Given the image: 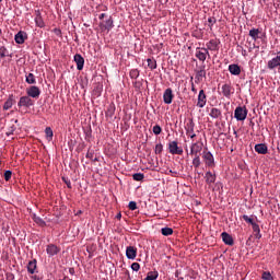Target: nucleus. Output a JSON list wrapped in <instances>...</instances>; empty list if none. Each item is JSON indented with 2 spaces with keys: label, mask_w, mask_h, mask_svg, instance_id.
Wrapping results in <instances>:
<instances>
[{
  "label": "nucleus",
  "mask_w": 280,
  "mask_h": 280,
  "mask_svg": "<svg viewBox=\"0 0 280 280\" xmlns=\"http://www.w3.org/2000/svg\"><path fill=\"white\" fill-rule=\"evenodd\" d=\"M248 116V109L246 107L238 106L234 110V117L237 121H244Z\"/></svg>",
  "instance_id": "1"
},
{
  "label": "nucleus",
  "mask_w": 280,
  "mask_h": 280,
  "mask_svg": "<svg viewBox=\"0 0 280 280\" xmlns=\"http://www.w3.org/2000/svg\"><path fill=\"white\" fill-rule=\"evenodd\" d=\"M19 108H32L34 106V100L30 96H21L20 101L18 102Z\"/></svg>",
  "instance_id": "2"
},
{
  "label": "nucleus",
  "mask_w": 280,
  "mask_h": 280,
  "mask_svg": "<svg viewBox=\"0 0 280 280\" xmlns=\"http://www.w3.org/2000/svg\"><path fill=\"white\" fill-rule=\"evenodd\" d=\"M202 159L205 161L206 167H215V159H213V154L210 151L203 152Z\"/></svg>",
  "instance_id": "3"
},
{
  "label": "nucleus",
  "mask_w": 280,
  "mask_h": 280,
  "mask_svg": "<svg viewBox=\"0 0 280 280\" xmlns=\"http://www.w3.org/2000/svg\"><path fill=\"white\" fill-rule=\"evenodd\" d=\"M203 145L205 144L202 142L192 143L190 147V155L191 156H200V152H202Z\"/></svg>",
  "instance_id": "4"
},
{
  "label": "nucleus",
  "mask_w": 280,
  "mask_h": 280,
  "mask_svg": "<svg viewBox=\"0 0 280 280\" xmlns=\"http://www.w3.org/2000/svg\"><path fill=\"white\" fill-rule=\"evenodd\" d=\"M26 95L31 98L38 100V97H40V89L36 85H32L26 90Z\"/></svg>",
  "instance_id": "5"
},
{
  "label": "nucleus",
  "mask_w": 280,
  "mask_h": 280,
  "mask_svg": "<svg viewBox=\"0 0 280 280\" xmlns=\"http://www.w3.org/2000/svg\"><path fill=\"white\" fill-rule=\"evenodd\" d=\"M221 94L223 97H226V100H231V95H233V86L229 83H224L221 86Z\"/></svg>",
  "instance_id": "6"
},
{
  "label": "nucleus",
  "mask_w": 280,
  "mask_h": 280,
  "mask_svg": "<svg viewBox=\"0 0 280 280\" xmlns=\"http://www.w3.org/2000/svg\"><path fill=\"white\" fill-rule=\"evenodd\" d=\"M168 152L170 154H183V148L178 147L177 141H171L168 143Z\"/></svg>",
  "instance_id": "7"
},
{
  "label": "nucleus",
  "mask_w": 280,
  "mask_h": 280,
  "mask_svg": "<svg viewBox=\"0 0 280 280\" xmlns=\"http://www.w3.org/2000/svg\"><path fill=\"white\" fill-rule=\"evenodd\" d=\"M113 27H115V25L113 24L112 16H109V19H107L105 22L100 23V28L102 32H110Z\"/></svg>",
  "instance_id": "8"
},
{
  "label": "nucleus",
  "mask_w": 280,
  "mask_h": 280,
  "mask_svg": "<svg viewBox=\"0 0 280 280\" xmlns=\"http://www.w3.org/2000/svg\"><path fill=\"white\" fill-rule=\"evenodd\" d=\"M195 56L200 60V62H205V60H207V56L210 55L207 48H197Z\"/></svg>",
  "instance_id": "9"
},
{
  "label": "nucleus",
  "mask_w": 280,
  "mask_h": 280,
  "mask_svg": "<svg viewBox=\"0 0 280 280\" xmlns=\"http://www.w3.org/2000/svg\"><path fill=\"white\" fill-rule=\"evenodd\" d=\"M197 106L198 108H205L207 106V94H205V90L199 91Z\"/></svg>",
  "instance_id": "10"
},
{
  "label": "nucleus",
  "mask_w": 280,
  "mask_h": 280,
  "mask_svg": "<svg viewBox=\"0 0 280 280\" xmlns=\"http://www.w3.org/2000/svg\"><path fill=\"white\" fill-rule=\"evenodd\" d=\"M74 62L77 65L78 71H82L84 69V57H82V55H74Z\"/></svg>",
  "instance_id": "11"
},
{
  "label": "nucleus",
  "mask_w": 280,
  "mask_h": 280,
  "mask_svg": "<svg viewBox=\"0 0 280 280\" xmlns=\"http://www.w3.org/2000/svg\"><path fill=\"white\" fill-rule=\"evenodd\" d=\"M195 127L196 124H194V120H189V122L186 125V135L190 137V139H196V135L194 133Z\"/></svg>",
  "instance_id": "12"
},
{
  "label": "nucleus",
  "mask_w": 280,
  "mask_h": 280,
  "mask_svg": "<svg viewBox=\"0 0 280 280\" xmlns=\"http://www.w3.org/2000/svg\"><path fill=\"white\" fill-rule=\"evenodd\" d=\"M202 78H207V70H205V66H201L199 70L196 71L195 80L196 82H202Z\"/></svg>",
  "instance_id": "13"
},
{
  "label": "nucleus",
  "mask_w": 280,
  "mask_h": 280,
  "mask_svg": "<svg viewBox=\"0 0 280 280\" xmlns=\"http://www.w3.org/2000/svg\"><path fill=\"white\" fill-rule=\"evenodd\" d=\"M164 104H172L174 100V94L172 93V89H166L163 94Z\"/></svg>",
  "instance_id": "14"
},
{
  "label": "nucleus",
  "mask_w": 280,
  "mask_h": 280,
  "mask_svg": "<svg viewBox=\"0 0 280 280\" xmlns=\"http://www.w3.org/2000/svg\"><path fill=\"white\" fill-rule=\"evenodd\" d=\"M35 14H36V16H35V25L37 27H40V28L45 27V21L43 20V15L40 14V10H36Z\"/></svg>",
  "instance_id": "15"
},
{
  "label": "nucleus",
  "mask_w": 280,
  "mask_h": 280,
  "mask_svg": "<svg viewBox=\"0 0 280 280\" xmlns=\"http://www.w3.org/2000/svg\"><path fill=\"white\" fill-rule=\"evenodd\" d=\"M127 259H137V247L128 246L126 249Z\"/></svg>",
  "instance_id": "16"
},
{
  "label": "nucleus",
  "mask_w": 280,
  "mask_h": 280,
  "mask_svg": "<svg viewBox=\"0 0 280 280\" xmlns=\"http://www.w3.org/2000/svg\"><path fill=\"white\" fill-rule=\"evenodd\" d=\"M46 253L49 257H54V255H58V253H60V249H58V246L50 244L47 246Z\"/></svg>",
  "instance_id": "17"
},
{
  "label": "nucleus",
  "mask_w": 280,
  "mask_h": 280,
  "mask_svg": "<svg viewBox=\"0 0 280 280\" xmlns=\"http://www.w3.org/2000/svg\"><path fill=\"white\" fill-rule=\"evenodd\" d=\"M221 237H222L224 244H226L228 246H233L234 241H233V236H231V234L223 232L221 234Z\"/></svg>",
  "instance_id": "18"
},
{
  "label": "nucleus",
  "mask_w": 280,
  "mask_h": 280,
  "mask_svg": "<svg viewBox=\"0 0 280 280\" xmlns=\"http://www.w3.org/2000/svg\"><path fill=\"white\" fill-rule=\"evenodd\" d=\"M255 152L258 154H268V145L264 143H258L255 145Z\"/></svg>",
  "instance_id": "19"
},
{
  "label": "nucleus",
  "mask_w": 280,
  "mask_h": 280,
  "mask_svg": "<svg viewBox=\"0 0 280 280\" xmlns=\"http://www.w3.org/2000/svg\"><path fill=\"white\" fill-rule=\"evenodd\" d=\"M115 110H116L115 103H110L105 113L107 119H113V117L115 116Z\"/></svg>",
  "instance_id": "20"
},
{
  "label": "nucleus",
  "mask_w": 280,
  "mask_h": 280,
  "mask_svg": "<svg viewBox=\"0 0 280 280\" xmlns=\"http://www.w3.org/2000/svg\"><path fill=\"white\" fill-rule=\"evenodd\" d=\"M208 51H218V40L215 39H210L207 44H206Z\"/></svg>",
  "instance_id": "21"
},
{
  "label": "nucleus",
  "mask_w": 280,
  "mask_h": 280,
  "mask_svg": "<svg viewBox=\"0 0 280 280\" xmlns=\"http://www.w3.org/2000/svg\"><path fill=\"white\" fill-rule=\"evenodd\" d=\"M205 179L207 185H213V183H215V174L211 173V171H208L205 175Z\"/></svg>",
  "instance_id": "22"
},
{
  "label": "nucleus",
  "mask_w": 280,
  "mask_h": 280,
  "mask_svg": "<svg viewBox=\"0 0 280 280\" xmlns=\"http://www.w3.org/2000/svg\"><path fill=\"white\" fill-rule=\"evenodd\" d=\"M14 40L18 45H23V43H25V33L20 31L18 34H15Z\"/></svg>",
  "instance_id": "23"
},
{
  "label": "nucleus",
  "mask_w": 280,
  "mask_h": 280,
  "mask_svg": "<svg viewBox=\"0 0 280 280\" xmlns=\"http://www.w3.org/2000/svg\"><path fill=\"white\" fill-rule=\"evenodd\" d=\"M229 71L232 75H240L242 73V69L235 63L229 66Z\"/></svg>",
  "instance_id": "24"
},
{
  "label": "nucleus",
  "mask_w": 280,
  "mask_h": 280,
  "mask_svg": "<svg viewBox=\"0 0 280 280\" xmlns=\"http://www.w3.org/2000/svg\"><path fill=\"white\" fill-rule=\"evenodd\" d=\"M268 69H277V67H280V61L278 57L272 58L267 63Z\"/></svg>",
  "instance_id": "25"
},
{
  "label": "nucleus",
  "mask_w": 280,
  "mask_h": 280,
  "mask_svg": "<svg viewBox=\"0 0 280 280\" xmlns=\"http://www.w3.org/2000/svg\"><path fill=\"white\" fill-rule=\"evenodd\" d=\"M210 117L212 119H220V117H222V110L213 107L211 110H210Z\"/></svg>",
  "instance_id": "26"
},
{
  "label": "nucleus",
  "mask_w": 280,
  "mask_h": 280,
  "mask_svg": "<svg viewBox=\"0 0 280 280\" xmlns=\"http://www.w3.org/2000/svg\"><path fill=\"white\" fill-rule=\"evenodd\" d=\"M27 272H30V275H34V272H36V259L31 260L27 265Z\"/></svg>",
  "instance_id": "27"
},
{
  "label": "nucleus",
  "mask_w": 280,
  "mask_h": 280,
  "mask_svg": "<svg viewBox=\"0 0 280 280\" xmlns=\"http://www.w3.org/2000/svg\"><path fill=\"white\" fill-rule=\"evenodd\" d=\"M161 233L164 237H170V235H174V230L172 228H162Z\"/></svg>",
  "instance_id": "28"
},
{
  "label": "nucleus",
  "mask_w": 280,
  "mask_h": 280,
  "mask_svg": "<svg viewBox=\"0 0 280 280\" xmlns=\"http://www.w3.org/2000/svg\"><path fill=\"white\" fill-rule=\"evenodd\" d=\"M10 56V58H12V55H10V51H8V48H5V46H1L0 47V59L5 58Z\"/></svg>",
  "instance_id": "29"
},
{
  "label": "nucleus",
  "mask_w": 280,
  "mask_h": 280,
  "mask_svg": "<svg viewBox=\"0 0 280 280\" xmlns=\"http://www.w3.org/2000/svg\"><path fill=\"white\" fill-rule=\"evenodd\" d=\"M249 36L253 40H257V38H259V28H252L249 31Z\"/></svg>",
  "instance_id": "30"
},
{
  "label": "nucleus",
  "mask_w": 280,
  "mask_h": 280,
  "mask_svg": "<svg viewBox=\"0 0 280 280\" xmlns=\"http://www.w3.org/2000/svg\"><path fill=\"white\" fill-rule=\"evenodd\" d=\"M147 62H148V67H149V69H151V71H154V69H156V59L149 58V59H147Z\"/></svg>",
  "instance_id": "31"
},
{
  "label": "nucleus",
  "mask_w": 280,
  "mask_h": 280,
  "mask_svg": "<svg viewBox=\"0 0 280 280\" xmlns=\"http://www.w3.org/2000/svg\"><path fill=\"white\" fill-rule=\"evenodd\" d=\"M159 279V272L158 271H150L144 280H156Z\"/></svg>",
  "instance_id": "32"
},
{
  "label": "nucleus",
  "mask_w": 280,
  "mask_h": 280,
  "mask_svg": "<svg viewBox=\"0 0 280 280\" xmlns=\"http://www.w3.org/2000/svg\"><path fill=\"white\" fill-rule=\"evenodd\" d=\"M45 135L48 141H51V139H54V130L51 129V127H47L45 129Z\"/></svg>",
  "instance_id": "33"
},
{
  "label": "nucleus",
  "mask_w": 280,
  "mask_h": 280,
  "mask_svg": "<svg viewBox=\"0 0 280 280\" xmlns=\"http://www.w3.org/2000/svg\"><path fill=\"white\" fill-rule=\"evenodd\" d=\"M26 82L27 84H36V77L34 75V73H28L26 75Z\"/></svg>",
  "instance_id": "34"
},
{
  "label": "nucleus",
  "mask_w": 280,
  "mask_h": 280,
  "mask_svg": "<svg viewBox=\"0 0 280 280\" xmlns=\"http://www.w3.org/2000/svg\"><path fill=\"white\" fill-rule=\"evenodd\" d=\"M13 100H12V97H9L7 101H5V103H4V105H3V110H10V108L13 106Z\"/></svg>",
  "instance_id": "35"
},
{
  "label": "nucleus",
  "mask_w": 280,
  "mask_h": 280,
  "mask_svg": "<svg viewBox=\"0 0 280 280\" xmlns=\"http://www.w3.org/2000/svg\"><path fill=\"white\" fill-rule=\"evenodd\" d=\"M33 220L36 224H38V226H46L45 220H43L40 217H36V214H34Z\"/></svg>",
  "instance_id": "36"
},
{
  "label": "nucleus",
  "mask_w": 280,
  "mask_h": 280,
  "mask_svg": "<svg viewBox=\"0 0 280 280\" xmlns=\"http://www.w3.org/2000/svg\"><path fill=\"white\" fill-rule=\"evenodd\" d=\"M195 158L192 159V165L196 170H198V167H200V155H194Z\"/></svg>",
  "instance_id": "37"
},
{
  "label": "nucleus",
  "mask_w": 280,
  "mask_h": 280,
  "mask_svg": "<svg viewBox=\"0 0 280 280\" xmlns=\"http://www.w3.org/2000/svg\"><path fill=\"white\" fill-rule=\"evenodd\" d=\"M133 180L141 182L145 178V175L143 173H136L132 175Z\"/></svg>",
  "instance_id": "38"
},
{
  "label": "nucleus",
  "mask_w": 280,
  "mask_h": 280,
  "mask_svg": "<svg viewBox=\"0 0 280 280\" xmlns=\"http://www.w3.org/2000/svg\"><path fill=\"white\" fill-rule=\"evenodd\" d=\"M208 25H209V28L210 30H213V25H215V23H218V20L214 18V16H210L209 19H208Z\"/></svg>",
  "instance_id": "39"
},
{
  "label": "nucleus",
  "mask_w": 280,
  "mask_h": 280,
  "mask_svg": "<svg viewBox=\"0 0 280 280\" xmlns=\"http://www.w3.org/2000/svg\"><path fill=\"white\" fill-rule=\"evenodd\" d=\"M129 75H130V79H131V80H137V78H139V70L132 69V70L129 72Z\"/></svg>",
  "instance_id": "40"
},
{
  "label": "nucleus",
  "mask_w": 280,
  "mask_h": 280,
  "mask_svg": "<svg viewBox=\"0 0 280 280\" xmlns=\"http://www.w3.org/2000/svg\"><path fill=\"white\" fill-rule=\"evenodd\" d=\"M243 220L246 221L247 224H252V225L255 224V220H253V218H250V217H248L246 214L243 215Z\"/></svg>",
  "instance_id": "41"
},
{
  "label": "nucleus",
  "mask_w": 280,
  "mask_h": 280,
  "mask_svg": "<svg viewBox=\"0 0 280 280\" xmlns=\"http://www.w3.org/2000/svg\"><path fill=\"white\" fill-rule=\"evenodd\" d=\"M140 269H141V265H139V262L131 264V270H133L135 272H139Z\"/></svg>",
  "instance_id": "42"
},
{
  "label": "nucleus",
  "mask_w": 280,
  "mask_h": 280,
  "mask_svg": "<svg viewBox=\"0 0 280 280\" xmlns=\"http://www.w3.org/2000/svg\"><path fill=\"white\" fill-rule=\"evenodd\" d=\"M154 152H155V154H162V152H163V144L162 143L156 144Z\"/></svg>",
  "instance_id": "43"
},
{
  "label": "nucleus",
  "mask_w": 280,
  "mask_h": 280,
  "mask_svg": "<svg viewBox=\"0 0 280 280\" xmlns=\"http://www.w3.org/2000/svg\"><path fill=\"white\" fill-rule=\"evenodd\" d=\"M161 132H163V129L159 125H155L153 127V133L161 135Z\"/></svg>",
  "instance_id": "44"
},
{
  "label": "nucleus",
  "mask_w": 280,
  "mask_h": 280,
  "mask_svg": "<svg viewBox=\"0 0 280 280\" xmlns=\"http://www.w3.org/2000/svg\"><path fill=\"white\" fill-rule=\"evenodd\" d=\"M128 207L130 211H137V201H130Z\"/></svg>",
  "instance_id": "45"
},
{
  "label": "nucleus",
  "mask_w": 280,
  "mask_h": 280,
  "mask_svg": "<svg viewBox=\"0 0 280 280\" xmlns=\"http://www.w3.org/2000/svg\"><path fill=\"white\" fill-rule=\"evenodd\" d=\"M264 280H271L272 279V275H270V272L265 271L262 272V277Z\"/></svg>",
  "instance_id": "46"
},
{
  "label": "nucleus",
  "mask_w": 280,
  "mask_h": 280,
  "mask_svg": "<svg viewBox=\"0 0 280 280\" xmlns=\"http://www.w3.org/2000/svg\"><path fill=\"white\" fill-rule=\"evenodd\" d=\"M12 178V171H5L4 172V180H10Z\"/></svg>",
  "instance_id": "47"
},
{
  "label": "nucleus",
  "mask_w": 280,
  "mask_h": 280,
  "mask_svg": "<svg viewBox=\"0 0 280 280\" xmlns=\"http://www.w3.org/2000/svg\"><path fill=\"white\" fill-rule=\"evenodd\" d=\"M254 233H261V230L259 229V224L254 223L252 225Z\"/></svg>",
  "instance_id": "48"
},
{
  "label": "nucleus",
  "mask_w": 280,
  "mask_h": 280,
  "mask_svg": "<svg viewBox=\"0 0 280 280\" xmlns=\"http://www.w3.org/2000/svg\"><path fill=\"white\" fill-rule=\"evenodd\" d=\"M62 180H65L68 189H71V180H67V179H65V177L62 178Z\"/></svg>",
  "instance_id": "49"
},
{
  "label": "nucleus",
  "mask_w": 280,
  "mask_h": 280,
  "mask_svg": "<svg viewBox=\"0 0 280 280\" xmlns=\"http://www.w3.org/2000/svg\"><path fill=\"white\" fill-rule=\"evenodd\" d=\"M85 156H86V159H93V152L88 151Z\"/></svg>",
  "instance_id": "50"
},
{
  "label": "nucleus",
  "mask_w": 280,
  "mask_h": 280,
  "mask_svg": "<svg viewBox=\"0 0 280 280\" xmlns=\"http://www.w3.org/2000/svg\"><path fill=\"white\" fill-rule=\"evenodd\" d=\"M255 237L256 240H261V232H256Z\"/></svg>",
  "instance_id": "51"
},
{
  "label": "nucleus",
  "mask_w": 280,
  "mask_h": 280,
  "mask_svg": "<svg viewBox=\"0 0 280 280\" xmlns=\"http://www.w3.org/2000/svg\"><path fill=\"white\" fill-rule=\"evenodd\" d=\"M104 16H106V13H102V14L98 16L100 21H103Z\"/></svg>",
  "instance_id": "52"
},
{
  "label": "nucleus",
  "mask_w": 280,
  "mask_h": 280,
  "mask_svg": "<svg viewBox=\"0 0 280 280\" xmlns=\"http://www.w3.org/2000/svg\"><path fill=\"white\" fill-rule=\"evenodd\" d=\"M166 174H178L176 171L168 170V173Z\"/></svg>",
  "instance_id": "53"
},
{
  "label": "nucleus",
  "mask_w": 280,
  "mask_h": 280,
  "mask_svg": "<svg viewBox=\"0 0 280 280\" xmlns=\"http://www.w3.org/2000/svg\"><path fill=\"white\" fill-rule=\"evenodd\" d=\"M191 91L196 93V86L194 85V83L191 84Z\"/></svg>",
  "instance_id": "54"
},
{
  "label": "nucleus",
  "mask_w": 280,
  "mask_h": 280,
  "mask_svg": "<svg viewBox=\"0 0 280 280\" xmlns=\"http://www.w3.org/2000/svg\"><path fill=\"white\" fill-rule=\"evenodd\" d=\"M117 220H121V212L116 215Z\"/></svg>",
  "instance_id": "55"
},
{
  "label": "nucleus",
  "mask_w": 280,
  "mask_h": 280,
  "mask_svg": "<svg viewBox=\"0 0 280 280\" xmlns=\"http://www.w3.org/2000/svg\"><path fill=\"white\" fill-rule=\"evenodd\" d=\"M33 279L34 280H42L40 277H38V276H33Z\"/></svg>",
  "instance_id": "56"
},
{
  "label": "nucleus",
  "mask_w": 280,
  "mask_h": 280,
  "mask_svg": "<svg viewBox=\"0 0 280 280\" xmlns=\"http://www.w3.org/2000/svg\"><path fill=\"white\" fill-rule=\"evenodd\" d=\"M55 32H56V33H58V32H60V30H58V28H55Z\"/></svg>",
  "instance_id": "57"
},
{
  "label": "nucleus",
  "mask_w": 280,
  "mask_h": 280,
  "mask_svg": "<svg viewBox=\"0 0 280 280\" xmlns=\"http://www.w3.org/2000/svg\"><path fill=\"white\" fill-rule=\"evenodd\" d=\"M8 137H10V132H7Z\"/></svg>",
  "instance_id": "58"
},
{
  "label": "nucleus",
  "mask_w": 280,
  "mask_h": 280,
  "mask_svg": "<svg viewBox=\"0 0 280 280\" xmlns=\"http://www.w3.org/2000/svg\"><path fill=\"white\" fill-rule=\"evenodd\" d=\"M234 135H237V131H234Z\"/></svg>",
  "instance_id": "59"
},
{
  "label": "nucleus",
  "mask_w": 280,
  "mask_h": 280,
  "mask_svg": "<svg viewBox=\"0 0 280 280\" xmlns=\"http://www.w3.org/2000/svg\"><path fill=\"white\" fill-rule=\"evenodd\" d=\"M93 161H97V158H95Z\"/></svg>",
  "instance_id": "60"
},
{
  "label": "nucleus",
  "mask_w": 280,
  "mask_h": 280,
  "mask_svg": "<svg viewBox=\"0 0 280 280\" xmlns=\"http://www.w3.org/2000/svg\"><path fill=\"white\" fill-rule=\"evenodd\" d=\"M1 1H3V0H0V3H1Z\"/></svg>",
  "instance_id": "61"
},
{
  "label": "nucleus",
  "mask_w": 280,
  "mask_h": 280,
  "mask_svg": "<svg viewBox=\"0 0 280 280\" xmlns=\"http://www.w3.org/2000/svg\"><path fill=\"white\" fill-rule=\"evenodd\" d=\"M0 34H1V30H0Z\"/></svg>",
  "instance_id": "62"
}]
</instances>
